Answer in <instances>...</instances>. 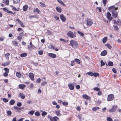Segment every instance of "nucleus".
<instances>
[{"label": "nucleus", "mask_w": 121, "mask_h": 121, "mask_svg": "<svg viewBox=\"0 0 121 121\" xmlns=\"http://www.w3.org/2000/svg\"><path fill=\"white\" fill-rule=\"evenodd\" d=\"M48 55L51 57L54 58H55L56 56V55L55 54L53 53H49L48 54Z\"/></svg>", "instance_id": "obj_13"}, {"label": "nucleus", "mask_w": 121, "mask_h": 121, "mask_svg": "<svg viewBox=\"0 0 121 121\" xmlns=\"http://www.w3.org/2000/svg\"><path fill=\"white\" fill-rule=\"evenodd\" d=\"M76 32L73 33L72 31H69L67 33V35L68 37L73 38L76 37Z\"/></svg>", "instance_id": "obj_3"}, {"label": "nucleus", "mask_w": 121, "mask_h": 121, "mask_svg": "<svg viewBox=\"0 0 121 121\" xmlns=\"http://www.w3.org/2000/svg\"><path fill=\"white\" fill-rule=\"evenodd\" d=\"M96 9L98 10L99 11V12H101V8L100 7H97L96 8Z\"/></svg>", "instance_id": "obj_55"}, {"label": "nucleus", "mask_w": 121, "mask_h": 121, "mask_svg": "<svg viewBox=\"0 0 121 121\" xmlns=\"http://www.w3.org/2000/svg\"><path fill=\"white\" fill-rule=\"evenodd\" d=\"M10 63V61H7L6 62L3 63L2 64V65L3 66H6L9 65Z\"/></svg>", "instance_id": "obj_17"}, {"label": "nucleus", "mask_w": 121, "mask_h": 121, "mask_svg": "<svg viewBox=\"0 0 121 121\" xmlns=\"http://www.w3.org/2000/svg\"><path fill=\"white\" fill-rule=\"evenodd\" d=\"M108 121H113L112 120L110 117H108L107 118Z\"/></svg>", "instance_id": "obj_53"}, {"label": "nucleus", "mask_w": 121, "mask_h": 121, "mask_svg": "<svg viewBox=\"0 0 121 121\" xmlns=\"http://www.w3.org/2000/svg\"><path fill=\"white\" fill-rule=\"evenodd\" d=\"M56 115L58 116H60V111L57 110L55 112Z\"/></svg>", "instance_id": "obj_26"}, {"label": "nucleus", "mask_w": 121, "mask_h": 121, "mask_svg": "<svg viewBox=\"0 0 121 121\" xmlns=\"http://www.w3.org/2000/svg\"><path fill=\"white\" fill-rule=\"evenodd\" d=\"M3 100L5 102H7L8 101V100L6 98H4L3 99Z\"/></svg>", "instance_id": "obj_60"}, {"label": "nucleus", "mask_w": 121, "mask_h": 121, "mask_svg": "<svg viewBox=\"0 0 121 121\" xmlns=\"http://www.w3.org/2000/svg\"><path fill=\"white\" fill-rule=\"evenodd\" d=\"M32 101L31 100H29L27 101V103L29 104H31Z\"/></svg>", "instance_id": "obj_63"}, {"label": "nucleus", "mask_w": 121, "mask_h": 121, "mask_svg": "<svg viewBox=\"0 0 121 121\" xmlns=\"http://www.w3.org/2000/svg\"><path fill=\"white\" fill-rule=\"evenodd\" d=\"M47 83V82L46 81H44L42 83H41V86H44Z\"/></svg>", "instance_id": "obj_52"}, {"label": "nucleus", "mask_w": 121, "mask_h": 121, "mask_svg": "<svg viewBox=\"0 0 121 121\" xmlns=\"http://www.w3.org/2000/svg\"><path fill=\"white\" fill-rule=\"evenodd\" d=\"M47 114V112H46L43 111V112L41 115L43 117H44L45 115H46Z\"/></svg>", "instance_id": "obj_34"}, {"label": "nucleus", "mask_w": 121, "mask_h": 121, "mask_svg": "<svg viewBox=\"0 0 121 121\" xmlns=\"http://www.w3.org/2000/svg\"><path fill=\"white\" fill-rule=\"evenodd\" d=\"M14 109L16 110H19L22 109V108H18L16 106H14L13 107Z\"/></svg>", "instance_id": "obj_21"}, {"label": "nucleus", "mask_w": 121, "mask_h": 121, "mask_svg": "<svg viewBox=\"0 0 121 121\" xmlns=\"http://www.w3.org/2000/svg\"><path fill=\"white\" fill-rule=\"evenodd\" d=\"M14 2L15 4L19 3L20 2V0H14Z\"/></svg>", "instance_id": "obj_41"}, {"label": "nucleus", "mask_w": 121, "mask_h": 121, "mask_svg": "<svg viewBox=\"0 0 121 121\" xmlns=\"http://www.w3.org/2000/svg\"><path fill=\"white\" fill-rule=\"evenodd\" d=\"M70 65L71 66H73L74 65V60L72 61L71 62Z\"/></svg>", "instance_id": "obj_48"}, {"label": "nucleus", "mask_w": 121, "mask_h": 121, "mask_svg": "<svg viewBox=\"0 0 121 121\" xmlns=\"http://www.w3.org/2000/svg\"><path fill=\"white\" fill-rule=\"evenodd\" d=\"M59 40L60 41H63L64 42H67L68 41V40H66L62 38L60 39Z\"/></svg>", "instance_id": "obj_32"}, {"label": "nucleus", "mask_w": 121, "mask_h": 121, "mask_svg": "<svg viewBox=\"0 0 121 121\" xmlns=\"http://www.w3.org/2000/svg\"><path fill=\"white\" fill-rule=\"evenodd\" d=\"M101 66H102L104 65H105V63L102 60H101L100 61Z\"/></svg>", "instance_id": "obj_39"}, {"label": "nucleus", "mask_w": 121, "mask_h": 121, "mask_svg": "<svg viewBox=\"0 0 121 121\" xmlns=\"http://www.w3.org/2000/svg\"><path fill=\"white\" fill-rule=\"evenodd\" d=\"M107 52L106 50H104L101 53V55L102 56H104L107 55Z\"/></svg>", "instance_id": "obj_15"}, {"label": "nucleus", "mask_w": 121, "mask_h": 121, "mask_svg": "<svg viewBox=\"0 0 121 121\" xmlns=\"http://www.w3.org/2000/svg\"><path fill=\"white\" fill-rule=\"evenodd\" d=\"M16 21L19 23L21 27H24V25L23 24V23L22 22L20 21L18 19H17Z\"/></svg>", "instance_id": "obj_16"}, {"label": "nucleus", "mask_w": 121, "mask_h": 121, "mask_svg": "<svg viewBox=\"0 0 121 121\" xmlns=\"http://www.w3.org/2000/svg\"><path fill=\"white\" fill-rule=\"evenodd\" d=\"M29 76L32 80L33 81L34 80V74L32 73H30L29 74Z\"/></svg>", "instance_id": "obj_9"}, {"label": "nucleus", "mask_w": 121, "mask_h": 121, "mask_svg": "<svg viewBox=\"0 0 121 121\" xmlns=\"http://www.w3.org/2000/svg\"><path fill=\"white\" fill-rule=\"evenodd\" d=\"M111 16V14L109 12H108L107 13V17L109 20L111 21L112 19L113 18L112 17H110Z\"/></svg>", "instance_id": "obj_10"}, {"label": "nucleus", "mask_w": 121, "mask_h": 121, "mask_svg": "<svg viewBox=\"0 0 121 121\" xmlns=\"http://www.w3.org/2000/svg\"><path fill=\"white\" fill-rule=\"evenodd\" d=\"M48 117L51 121H57L59 119L56 116L52 117L50 116H48Z\"/></svg>", "instance_id": "obj_4"}, {"label": "nucleus", "mask_w": 121, "mask_h": 121, "mask_svg": "<svg viewBox=\"0 0 121 121\" xmlns=\"http://www.w3.org/2000/svg\"><path fill=\"white\" fill-rule=\"evenodd\" d=\"M4 70L6 71V72L8 73L9 72V69L7 68H5L4 69Z\"/></svg>", "instance_id": "obj_56"}, {"label": "nucleus", "mask_w": 121, "mask_h": 121, "mask_svg": "<svg viewBox=\"0 0 121 121\" xmlns=\"http://www.w3.org/2000/svg\"><path fill=\"white\" fill-rule=\"evenodd\" d=\"M60 18L61 20L63 22H65L66 20V18L65 17L64 15L63 14L60 15Z\"/></svg>", "instance_id": "obj_11"}, {"label": "nucleus", "mask_w": 121, "mask_h": 121, "mask_svg": "<svg viewBox=\"0 0 121 121\" xmlns=\"http://www.w3.org/2000/svg\"><path fill=\"white\" fill-rule=\"evenodd\" d=\"M56 11L59 13H60L61 12V8L59 6H57L56 7Z\"/></svg>", "instance_id": "obj_18"}, {"label": "nucleus", "mask_w": 121, "mask_h": 121, "mask_svg": "<svg viewBox=\"0 0 121 121\" xmlns=\"http://www.w3.org/2000/svg\"><path fill=\"white\" fill-rule=\"evenodd\" d=\"M15 103V101L13 99L11 100L10 101V104L11 105H13Z\"/></svg>", "instance_id": "obj_25"}, {"label": "nucleus", "mask_w": 121, "mask_h": 121, "mask_svg": "<svg viewBox=\"0 0 121 121\" xmlns=\"http://www.w3.org/2000/svg\"><path fill=\"white\" fill-rule=\"evenodd\" d=\"M54 17L55 18L56 20H58L59 19V17L57 15H55L54 16Z\"/></svg>", "instance_id": "obj_43"}, {"label": "nucleus", "mask_w": 121, "mask_h": 121, "mask_svg": "<svg viewBox=\"0 0 121 121\" xmlns=\"http://www.w3.org/2000/svg\"><path fill=\"white\" fill-rule=\"evenodd\" d=\"M77 32L81 36H83L84 34L83 33L79 31H78Z\"/></svg>", "instance_id": "obj_36"}, {"label": "nucleus", "mask_w": 121, "mask_h": 121, "mask_svg": "<svg viewBox=\"0 0 121 121\" xmlns=\"http://www.w3.org/2000/svg\"><path fill=\"white\" fill-rule=\"evenodd\" d=\"M35 112V111H30L28 113V114H30L31 115H33Z\"/></svg>", "instance_id": "obj_35"}, {"label": "nucleus", "mask_w": 121, "mask_h": 121, "mask_svg": "<svg viewBox=\"0 0 121 121\" xmlns=\"http://www.w3.org/2000/svg\"><path fill=\"white\" fill-rule=\"evenodd\" d=\"M107 39L108 38L107 37H104L102 39V42L103 43H106Z\"/></svg>", "instance_id": "obj_30"}, {"label": "nucleus", "mask_w": 121, "mask_h": 121, "mask_svg": "<svg viewBox=\"0 0 121 121\" xmlns=\"http://www.w3.org/2000/svg\"><path fill=\"white\" fill-rule=\"evenodd\" d=\"M7 5H8L9 4V1L8 0H6L4 2Z\"/></svg>", "instance_id": "obj_45"}, {"label": "nucleus", "mask_w": 121, "mask_h": 121, "mask_svg": "<svg viewBox=\"0 0 121 121\" xmlns=\"http://www.w3.org/2000/svg\"><path fill=\"white\" fill-rule=\"evenodd\" d=\"M28 6L27 5H25L23 6V10L24 11H26V10L28 8Z\"/></svg>", "instance_id": "obj_23"}, {"label": "nucleus", "mask_w": 121, "mask_h": 121, "mask_svg": "<svg viewBox=\"0 0 121 121\" xmlns=\"http://www.w3.org/2000/svg\"><path fill=\"white\" fill-rule=\"evenodd\" d=\"M86 74H88V75L92 76H93V73L91 72H89L86 73Z\"/></svg>", "instance_id": "obj_33"}, {"label": "nucleus", "mask_w": 121, "mask_h": 121, "mask_svg": "<svg viewBox=\"0 0 121 121\" xmlns=\"http://www.w3.org/2000/svg\"><path fill=\"white\" fill-rule=\"evenodd\" d=\"M13 43L15 46H17V43L16 41H15L13 42Z\"/></svg>", "instance_id": "obj_54"}, {"label": "nucleus", "mask_w": 121, "mask_h": 121, "mask_svg": "<svg viewBox=\"0 0 121 121\" xmlns=\"http://www.w3.org/2000/svg\"><path fill=\"white\" fill-rule=\"evenodd\" d=\"M106 45L109 49H110L112 48V46L109 44H107Z\"/></svg>", "instance_id": "obj_38"}, {"label": "nucleus", "mask_w": 121, "mask_h": 121, "mask_svg": "<svg viewBox=\"0 0 121 121\" xmlns=\"http://www.w3.org/2000/svg\"><path fill=\"white\" fill-rule=\"evenodd\" d=\"M53 46L52 45H50L48 46V48L50 49L53 48Z\"/></svg>", "instance_id": "obj_59"}, {"label": "nucleus", "mask_w": 121, "mask_h": 121, "mask_svg": "<svg viewBox=\"0 0 121 121\" xmlns=\"http://www.w3.org/2000/svg\"><path fill=\"white\" fill-rule=\"evenodd\" d=\"M82 96L83 98L87 100H90V97L86 95H83Z\"/></svg>", "instance_id": "obj_12"}, {"label": "nucleus", "mask_w": 121, "mask_h": 121, "mask_svg": "<svg viewBox=\"0 0 121 121\" xmlns=\"http://www.w3.org/2000/svg\"><path fill=\"white\" fill-rule=\"evenodd\" d=\"M10 55L9 53H6L5 55V57L7 59H9V56H10Z\"/></svg>", "instance_id": "obj_42"}, {"label": "nucleus", "mask_w": 121, "mask_h": 121, "mask_svg": "<svg viewBox=\"0 0 121 121\" xmlns=\"http://www.w3.org/2000/svg\"><path fill=\"white\" fill-rule=\"evenodd\" d=\"M38 54L40 55H42L43 54V52L42 51H39L38 52Z\"/></svg>", "instance_id": "obj_51"}, {"label": "nucleus", "mask_w": 121, "mask_h": 121, "mask_svg": "<svg viewBox=\"0 0 121 121\" xmlns=\"http://www.w3.org/2000/svg\"><path fill=\"white\" fill-rule=\"evenodd\" d=\"M35 115L37 117L39 116L40 115V113L38 112H36L35 113Z\"/></svg>", "instance_id": "obj_29"}, {"label": "nucleus", "mask_w": 121, "mask_h": 121, "mask_svg": "<svg viewBox=\"0 0 121 121\" xmlns=\"http://www.w3.org/2000/svg\"><path fill=\"white\" fill-rule=\"evenodd\" d=\"M34 47V48H35L36 47L34 46L32 44L31 41L30 43V45H28V49L30 50H32L33 49V48Z\"/></svg>", "instance_id": "obj_5"}, {"label": "nucleus", "mask_w": 121, "mask_h": 121, "mask_svg": "<svg viewBox=\"0 0 121 121\" xmlns=\"http://www.w3.org/2000/svg\"><path fill=\"white\" fill-rule=\"evenodd\" d=\"M114 96L113 95L110 94L109 95L108 97V101H111L113 99Z\"/></svg>", "instance_id": "obj_7"}, {"label": "nucleus", "mask_w": 121, "mask_h": 121, "mask_svg": "<svg viewBox=\"0 0 121 121\" xmlns=\"http://www.w3.org/2000/svg\"><path fill=\"white\" fill-rule=\"evenodd\" d=\"M75 62L78 64H80V60L78 59H75Z\"/></svg>", "instance_id": "obj_40"}, {"label": "nucleus", "mask_w": 121, "mask_h": 121, "mask_svg": "<svg viewBox=\"0 0 121 121\" xmlns=\"http://www.w3.org/2000/svg\"><path fill=\"white\" fill-rule=\"evenodd\" d=\"M117 108V106H114L109 110V111L110 112H114L115 111Z\"/></svg>", "instance_id": "obj_8"}, {"label": "nucleus", "mask_w": 121, "mask_h": 121, "mask_svg": "<svg viewBox=\"0 0 121 121\" xmlns=\"http://www.w3.org/2000/svg\"><path fill=\"white\" fill-rule=\"evenodd\" d=\"M68 102H64L62 103V104L63 105L66 106L68 105Z\"/></svg>", "instance_id": "obj_44"}, {"label": "nucleus", "mask_w": 121, "mask_h": 121, "mask_svg": "<svg viewBox=\"0 0 121 121\" xmlns=\"http://www.w3.org/2000/svg\"><path fill=\"white\" fill-rule=\"evenodd\" d=\"M70 44L72 47L74 48H77L78 47V44L74 40H71L70 41Z\"/></svg>", "instance_id": "obj_2"}, {"label": "nucleus", "mask_w": 121, "mask_h": 121, "mask_svg": "<svg viewBox=\"0 0 121 121\" xmlns=\"http://www.w3.org/2000/svg\"><path fill=\"white\" fill-rule=\"evenodd\" d=\"M94 90L96 91H99L100 90V89L99 88L97 87H94Z\"/></svg>", "instance_id": "obj_49"}, {"label": "nucleus", "mask_w": 121, "mask_h": 121, "mask_svg": "<svg viewBox=\"0 0 121 121\" xmlns=\"http://www.w3.org/2000/svg\"><path fill=\"white\" fill-rule=\"evenodd\" d=\"M22 38V37L21 36H18L17 37V39L18 40H20L21 41Z\"/></svg>", "instance_id": "obj_64"}, {"label": "nucleus", "mask_w": 121, "mask_h": 121, "mask_svg": "<svg viewBox=\"0 0 121 121\" xmlns=\"http://www.w3.org/2000/svg\"><path fill=\"white\" fill-rule=\"evenodd\" d=\"M57 0L58 2L63 6H66L65 4L64 3V2L60 0Z\"/></svg>", "instance_id": "obj_19"}, {"label": "nucleus", "mask_w": 121, "mask_h": 121, "mask_svg": "<svg viewBox=\"0 0 121 121\" xmlns=\"http://www.w3.org/2000/svg\"><path fill=\"white\" fill-rule=\"evenodd\" d=\"M19 96L22 99H24L25 98V95L22 93H20L19 94Z\"/></svg>", "instance_id": "obj_27"}, {"label": "nucleus", "mask_w": 121, "mask_h": 121, "mask_svg": "<svg viewBox=\"0 0 121 121\" xmlns=\"http://www.w3.org/2000/svg\"><path fill=\"white\" fill-rule=\"evenodd\" d=\"M7 113L8 115L9 116L10 115L12 114V112L10 111H7Z\"/></svg>", "instance_id": "obj_47"}, {"label": "nucleus", "mask_w": 121, "mask_h": 121, "mask_svg": "<svg viewBox=\"0 0 121 121\" xmlns=\"http://www.w3.org/2000/svg\"><path fill=\"white\" fill-rule=\"evenodd\" d=\"M68 86L69 88L71 90H73L74 89V86L71 83L69 84H68Z\"/></svg>", "instance_id": "obj_14"}, {"label": "nucleus", "mask_w": 121, "mask_h": 121, "mask_svg": "<svg viewBox=\"0 0 121 121\" xmlns=\"http://www.w3.org/2000/svg\"><path fill=\"white\" fill-rule=\"evenodd\" d=\"M27 55V53H24L21 54L20 55V56L21 57H23L26 56Z\"/></svg>", "instance_id": "obj_22"}, {"label": "nucleus", "mask_w": 121, "mask_h": 121, "mask_svg": "<svg viewBox=\"0 0 121 121\" xmlns=\"http://www.w3.org/2000/svg\"><path fill=\"white\" fill-rule=\"evenodd\" d=\"M41 81V79L40 78L36 80V82L38 83H39Z\"/></svg>", "instance_id": "obj_58"}, {"label": "nucleus", "mask_w": 121, "mask_h": 121, "mask_svg": "<svg viewBox=\"0 0 121 121\" xmlns=\"http://www.w3.org/2000/svg\"><path fill=\"white\" fill-rule=\"evenodd\" d=\"M17 105L18 106L20 107L22 105V104L21 102H19L17 103Z\"/></svg>", "instance_id": "obj_57"}, {"label": "nucleus", "mask_w": 121, "mask_h": 121, "mask_svg": "<svg viewBox=\"0 0 121 121\" xmlns=\"http://www.w3.org/2000/svg\"><path fill=\"white\" fill-rule=\"evenodd\" d=\"M24 35V33L23 32H22L19 34V35L21 36L22 37V36L23 35Z\"/></svg>", "instance_id": "obj_61"}, {"label": "nucleus", "mask_w": 121, "mask_h": 121, "mask_svg": "<svg viewBox=\"0 0 121 121\" xmlns=\"http://www.w3.org/2000/svg\"><path fill=\"white\" fill-rule=\"evenodd\" d=\"M19 86L20 89H23L26 86V85L24 84H20Z\"/></svg>", "instance_id": "obj_20"}, {"label": "nucleus", "mask_w": 121, "mask_h": 121, "mask_svg": "<svg viewBox=\"0 0 121 121\" xmlns=\"http://www.w3.org/2000/svg\"><path fill=\"white\" fill-rule=\"evenodd\" d=\"M108 65L109 66H111L113 65V64L111 61H110L108 63Z\"/></svg>", "instance_id": "obj_46"}, {"label": "nucleus", "mask_w": 121, "mask_h": 121, "mask_svg": "<svg viewBox=\"0 0 121 121\" xmlns=\"http://www.w3.org/2000/svg\"><path fill=\"white\" fill-rule=\"evenodd\" d=\"M34 12H37L39 14L40 12V11L37 8H36L34 10Z\"/></svg>", "instance_id": "obj_31"}, {"label": "nucleus", "mask_w": 121, "mask_h": 121, "mask_svg": "<svg viewBox=\"0 0 121 121\" xmlns=\"http://www.w3.org/2000/svg\"><path fill=\"white\" fill-rule=\"evenodd\" d=\"M3 9L4 11L7 13L8 10L6 8H3Z\"/></svg>", "instance_id": "obj_62"}, {"label": "nucleus", "mask_w": 121, "mask_h": 121, "mask_svg": "<svg viewBox=\"0 0 121 121\" xmlns=\"http://www.w3.org/2000/svg\"><path fill=\"white\" fill-rule=\"evenodd\" d=\"M39 3L43 7H45L46 6V5L44 3H43L42 2H40Z\"/></svg>", "instance_id": "obj_50"}, {"label": "nucleus", "mask_w": 121, "mask_h": 121, "mask_svg": "<svg viewBox=\"0 0 121 121\" xmlns=\"http://www.w3.org/2000/svg\"><path fill=\"white\" fill-rule=\"evenodd\" d=\"M92 22L90 19H88L86 20V24L87 26H91L92 24Z\"/></svg>", "instance_id": "obj_6"}, {"label": "nucleus", "mask_w": 121, "mask_h": 121, "mask_svg": "<svg viewBox=\"0 0 121 121\" xmlns=\"http://www.w3.org/2000/svg\"><path fill=\"white\" fill-rule=\"evenodd\" d=\"M99 108L98 107H93L92 108V110H93L96 111L97 110H99Z\"/></svg>", "instance_id": "obj_28"}, {"label": "nucleus", "mask_w": 121, "mask_h": 121, "mask_svg": "<svg viewBox=\"0 0 121 121\" xmlns=\"http://www.w3.org/2000/svg\"><path fill=\"white\" fill-rule=\"evenodd\" d=\"M16 76L18 78H20L21 76V75L20 73L17 72L16 73Z\"/></svg>", "instance_id": "obj_24"}, {"label": "nucleus", "mask_w": 121, "mask_h": 121, "mask_svg": "<svg viewBox=\"0 0 121 121\" xmlns=\"http://www.w3.org/2000/svg\"><path fill=\"white\" fill-rule=\"evenodd\" d=\"M99 74L98 73H93V76H94L95 77H96L97 76H99Z\"/></svg>", "instance_id": "obj_37"}, {"label": "nucleus", "mask_w": 121, "mask_h": 121, "mask_svg": "<svg viewBox=\"0 0 121 121\" xmlns=\"http://www.w3.org/2000/svg\"><path fill=\"white\" fill-rule=\"evenodd\" d=\"M109 10L112 12V14L113 17L115 18L117 17L118 15V12L116 10L118 9L117 7H115L114 6H112L108 8Z\"/></svg>", "instance_id": "obj_1"}]
</instances>
